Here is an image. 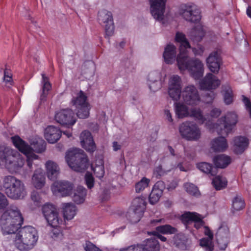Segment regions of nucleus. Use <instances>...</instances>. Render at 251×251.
I'll return each instance as SVG.
<instances>
[{"label": "nucleus", "mask_w": 251, "mask_h": 251, "mask_svg": "<svg viewBox=\"0 0 251 251\" xmlns=\"http://www.w3.org/2000/svg\"><path fill=\"white\" fill-rule=\"evenodd\" d=\"M150 183V179L145 177H143L135 185V189L136 193H140L148 188Z\"/></svg>", "instance_id": "a18cd8bd"}, {"label": "nucleus", "mask_w": 251, "mask_h": 251, "mask_svg": "<svg viewBox=\"0 0 251 251\" xmlns=\"http://www.w3.org/2000/svg\"><path fill=\"white\" fill-rule=\"evenodd\" d=\"M86 195V190L82 186H78L75 190L73 200L77 204H80L84 201Z\"/></svg>", "instance_id": "c9c22d12"}, {"label": "nucleus", "mask_w": 251, "mask_h": 251, "mask_svg": "<svg viewBox=\"0 0 251 251\" xmlns=\"http://www.w3.org/2000/svg\"><path fill=\"white\" fill-rule=\"evenodd\" d=\"M181 80L180 77L177 75H173L169 80L168 93L170 97L174 100L177 101L181 96Z\"/></svg>", "instance_id": "f3484780"}, {"label": "nucleus", "mask_w": 251, "mask_h": 251, "mask_svg": "<svg viewBox=\"0 0 251 251\" xmlns=\"http://www.w3.org/2000/svg\"><path fill=\"white\" fill-rule=\"evenodd\" d=\"M175 112L176 116L178 118L182 119L189 117L190 109L184 103L176 102L175 103Z\"/></svg>", "instance_id": "473e14b6"}, {"label": "nucleus", "mask_w": 251, "mask_h": 251, "mask_svg": "<svg viewBox=\"0 0 251 251\" xmlns=\"http://www.w3.org/2000/svg\"><path fill=\"white\" fill-rule=\"evenodd\" d=\"M2 186L7 196L13 200L24 198L25 195V188L24 183L13 176H4Z\"/></svg>", "instance_id": "39448f33"}, {"label": "nucleus", "mask_w": 251, "mask_h": 251, "mask_svg": "<svg viewBox=\"0 0 251 251\" xmlns=\"http://www.w3.org/2000/svg\"><path fill=\"white\" fill-rule=\"evenodd\" d=\"M243 102L246 106V109L248 111V112L250 113V116L251 117V102L249 100L248 98L245 96H243Z\"/></svg>", "instance_id": "0e129e2a"}, {"label": "nucleus", "mask_w": 251, "mask_h": 251, "mask_svg": "<svg viewBox=\"0 0 251 251\" xmlns=\"http://www.w3.org/2000/svg\"><path fill=\"white\" fill-rule=\"evenodd\" d=\"M221 59L217 51L211 53L206 59L207 64L211 72L218 73L220 67Z\"/></svg>", "instance_id": "4be33fe9"}, {"label": "nucleus", "mask_w": 251, "mask_h": 251, "mask_svg": "<svg viewBox=\"0 0 251 251\" xmlns=\"http://www.w3.org/2000/svg\"><path fill=\"white\" fill-rule=\"evenodd\" d=\"M143 251H159L158 241L155 238L147 239L145 245H142Z\"/></svg>", "instance_id": "f704fd0d"}, {"label": "nucleus", "mask_w": 251, "mask_h": 251, "mask_svg": "<svg viewBox=\"0 0 251 251\" xmlns=\"http://www.w3.org/2000/svg\"><path fill=\"white\" fill-rule=\"evenodd\" d=\"M189 117L193 118L201 124H202L206 121V118L200 108L193 107L190 108Z\"/></svg>", "instance_id": "72a5a7b5"}, {"label": "nucleus", "mask_w": 251, "mask_h": 251, "mask_svg": "<svg viewBox=\"0 0 251 251\" xmlns=\"http://www.w3.org/2000/svg\"><path fill=\"white\" fill-rule=\"evenodd\" d=\"M38 239L36 229L30 226L22 228L15 235L13 241L16 247L21 251L30 250L36 244Z\"/></svg>", "instance_id": "7ed1b4c3"}, {"label": "nucleus", "mask_w": 251, "mask_h": 251, "mask_svg": "<svg viewBox=\"0 0 251 251\" xmlns=\"http://www.w3.org/2000/svg\"><path fill=\"white\" fill-rule=\"evenodd\" d=\"M119 251H143L142 245H133L126 248H122Z\"/></svg>", "instance_id": "13d9d810"}, {"label": "nucleus", "mask_w": 251, "mask_h": 251, "mask_svg": "<svg viewBox=\"0 0 251 251\" xmlns=\"http://www.w3.org/2000/svg\"><path fill=\"white\" fill-rule=\"evenodd\" d=\"M164 115L166 117V120L169 122L173 123V119L172 118V114L171 113V112L169 109H165L164 110Z\"/></svg>", "instance_id": "774afa93"}, {"label": "nucleus", "mask_w": 251, "mask_h": 251, "mask_svg": "<svg viewBox=\"0 0 251 251\" xmlns=\"http://www.w3.org/2000/svg\"><path fill=\"white\" fill-rule=\"evenodd\" d=\"M55 120L60 124L66 126H73L76 122L74 112L70 109H62L56 112Z\"/></svg>", "instance_id": "2eb2a0df"}, {"label": "nucleus", "mask_w": 251, "mask_h": 251, "mask_svg": "<svg viewBox=\"0 0 251 251\" xmlns=\"http://www.w3.org/2000/svg\"><path fill=\"white\" fill-rule=\"evenodd\" d=\"M65 158L70 167L75 171L82 172L88 167V159L82 150H70L66 152Z\"/></svg>", "instance_id": "423d86ee"}, {"label": "nucleus", "mask_w": 251, "mask_h": 251, "mask_svg": "<svg viewBox=\"0 0 251 251\" xmlns=\"http://www.w3.org/2000/svg\"><path fill=\"white\" fill-rule=\"evenodd\" d=\"M181 220L185 225L201 220V215L195 212H186L181 216Z\"/></svg>", "instance_id": "ea45409f"}, {"label": "nucleus", "mask_w": 251, "mask_h": 251, "mask_svg": "<svg viewBox=\"0 0 251 251\" xmlns=\"http://www.w3.org/2000/svg\"><path fill=\"white\" fill-rule=\"evenodd\" d=\"M213 161L217 168H224L230 163L231 159L227 155L220 154L215 156Z\"/></svg>", "instance_id": "7c9ffc66"}, {"label": "nucleus", "mask_w": 251, "mask_h": 251, "mask_svg": "<svg viewBox=\"0 0 251 251\" xmlns=\"http://www.w3.org/2000/svg\"><path fill=\"white\" fill-rule=\"evenodd\" d=\"M245 202L240 196H236L232 201V208L235 211H239L243 209L245 207Z\"/></svg>", "instance_id": "8fccbe9b"}, {"label": "nucleus", "mask_w": 251, "mask_h": 251, "mask_svg": "<svg viewBox=\"0 0 251 251\" xmlns=\"http://www.w3.org/2000/svg\"><path fill=\"white\" fill-rule=\"evenodd\" d=\"M238 121V117L235 112H227L217 120L214 128L219 134L227 135L232 132Z\"/></svg>", "instance_id": "0eeeda50"}, {"label": "nucleus", "mask_w": 251, "mask_h": 251, "mask_svg": "<svg viewBox=\"0 0 251 251\" xmlns=\"http://www.w3.org/2000/svg\"><path fill=\"white\" fill-rule=\"evenodd\" d=\"M197 168L201 172L212 176H214L217 174V169L213 168L212 166L207 162H201L197 164Z\"/></svg>", "instance_id": "e433bc0d"}, {"label": "nucleus", "mask_w": 251, "mask_h": 251, "mask_svg": "<svg viewBox=\"0 0 251 251\" xmlns=\"http://www.w3.org/2000/svg\"><path fill=\"white\" fill-rule=\"evenodd\" d=\"M93 171L97 177H102L104 175V169L103 165H97L93 168Z\"/></svg>", "instance_id": "5fc2aeb1"}, {"label": "nucleus", "mask_w": 251, "mask_h": 251, "mask_svg": "<svg viewBox=\"0 0 251 251\" xmlns=\"http://www.w3.org/2000/svg\"><path fill=\"white\" fill-rule=\"evenodd\" d=\"M223 92L225 102L226 104H230L233 101L232 91L229 86H224L223 87Z\"/></svg>", "instance_id": "49530a36"}, {"label": "nucleus", "mask_w": 251, "mask_h": 251, "mask_svg": "<svg viewBox=\"0 0 251 251\" xmlns=\"http://www.w3.org/2000/svg\"><path fill=\"white\" fill-rule=\"evenodd\" d=\"M200 245L205 251H212L214 250L213 239L203 238L200 240Z\"/></svg>", "instance_id": "de8ad7c7"}, {"label": "nucleus", "mask_w": 251, "mask_h": 251, "mask_svg": "<svg viewBox=\"0 0 251 251\" xmlns=\"http://www.w3.org/2000/svg\"><path fill=\"white\" fill-rule=\"evenodd\" d=\"M51 189L54 195L65 197L72 193L73 185L67 181H57L53 183Z\"/></svg>", "instance_id": "a211bd4d"}, {"label": "nucleus", "mask_w": 251, "mask_h": 251, "mask_svg": "<svg viewBox=\"0 0 251 251\" xmlns=\"http://www.w3.org/2000/svg\"><path fill=\"white\" fill-rule=\"evenodd\" d=\"M5 153L3 163L6 168L11 173L18 172L24 165L25 160L18 152L9 148H4Z\"/></svg>", "instance_id": "6e6552de"}, {"label": "nucleus", "mask_w": 251, "mask_h": 251, "mask_svg": "<svg viewBox=\"0 0 251 251\" xmlns=\"http://www.w3.org/2000/svg\"><path fill=\"white\" fill-rule=\"evenodd\" d=\"M42 83L43 86L42 88L43 92L40 96V100L44 101L46 100V98L48 94V91L51 89V84L49 82V78L45 74H42Z\"/></svg>", "instance_id": "a19ab883"}, {"label": "nucleus", "mask_w": 251, "mask_h": 251, "mask_svg": "<svg viewBox=\"0 0 251 251\" xmlns=\"http://www.w3.org/2000/svg\"><path fill=\"white\" fill-rule=\"evenodd\" d=\"M176 48L173 45L169 44L165 48L163 53L165 62L167 64H172L176 58Z\"/></svg>", "instance_id": "c756f323"}, {"label": "nucleus", "mask_w": 251, "mask_h": 251, "mask_svg": "<svg viewBox=\"0 0 251 251\" xmlns=\"http://www.w3.org/2000/svg\"><path fill=\"white\" fill-rule=\"evenodd\" d=\"M229 228L226 226L220 227L216 234L217 241L220 250H225L229 242Z\"/></svg>", "instance_id": "aec40b11"}, {"label": "nucleus", "mask_w": 251, "mask_h": 251, "mask_svg": "<svg viewBox=\"0 0 251 251\" xmlns=\"http://www.w3.org/2000/svg\"><path fill=\"white\" fill-rule=\"evenodd\" d=\"M32 184L35 188L41 189L46 184V177L44 172L41 170H36L32 177Z\"/></svg>", "instance_id": "bb28decb"}, {"label": "nucleus", "mask_w": 251, "mask_h": 251, "mask_svg": "<svg viewBox=\"0 0 251 251\" xmlns=\"http://www.w3.org/2000/svg\"><path fill=\"white\" fill-rule=\"evenodd\" d=\"M31 199L35 203V205L38 206L41 202V199L38 192L34 191L31 193Z\"/></svg>", "instance_id": "680f3d73"}, {"label": "nucleus", "mask_w": 251, "mask_h": 251, "mask_svg": "<svg viewBox=\"0 0 251 251\" xmlns=\"http://www.w3.org/2000/svg\"><path fill=\"white\" fill-rule=\"evenodd\" d=\"M167 0H150V10L152 16L158 21L164 19Z\"/></svg>", "instance_id": "dca6fc26"}, {"label": "nucleus", "mask_w": 251, "mask_h": 251, "mask_svg": "<svg viewBox=\"0 0 251 251\" xmlns=\"http://www.w3.org/2000/svg\"><path fill=\"white\" fill-rule=\"evenodd\" d=\"M157 231L163 234H171L177 232V229L169 225L158 226L156 227Z\"/></svg>", "instance_id": "3c124183"}, {"label": "nucleus", "mask_w": 251, "mask_h": 251, "mask_svg": "<svg viewBox=\"0 0 251 251\" xmlns=\"http://www.w3.org/2000/svg\"><path fill=\"white\" fill-rule=\"evenodd\" d=\"M173 242L176 247L181 249L185 250L187 248V244L189 242V239L184 234L179 233L174 236Z\"/></svg>", "instance_id": "2f4dec72"}, {"label": "nucleus", "mask_w": 251, "mask_h": 251, "mask_svg": "<svg viewBox=\"0 0 251 251\" xmlns=\"http://www.w3.org/2000/svg\"><path fill=\"white\" fill-rule=\"evenodd\" d=\"M211 148L215 152H224L228 147L227 140L221 136L215 138L211 141Z\"/></svg>", "instance_id": "393cba45"}, {"label": "nucleus", "mask_w": 251, "mask_h": 251, "mask_svg": "<svg viewBox=\"0 0 251 251\" xmlns=\"http://www.w3.org/2000/svg\"><path fill=\"white\" fill-rule=\"evenodd\" d=\"M215 97V94L212 92H210L209 93H207L205 95V100L206 103H210L212 101L213 99Z\"/></svg>", "instance_id": "338daca9"}, {"label": "nucleus", "mask_w": 251, "mask_h": 251, "mask_svg": "<svg viewBox=\"0 0 251 251\" xmlns=\"http://www.w3.org/2000/svg\"><path fill=\"white\" fill-rule=\"evenodd\" d=\"M162 194V191L158 188H153L149 196V201L152 204L157 202Z\"/></svg>", "instance_id": "09e8293b"}, {"label": "nucleus", "mask_w": 251, "mask_h": 251, "mask_svg": "<svg viewBox=\"0 0 251 251\" xmlns=\"http://www.w3.org/2000/svg\"><path fill=\"white\" fill-rule=\"evenodd\" d=\"M165 168L168 169L169 167L165 165L163 166V167L162 166H159L155 168V172H156L158 175L162 176L165 172H168L165 170Z\"/></svg>", "instance_id": "69168bd1"}, {"label": "nucleus", "mask_w": 251, "mask_h": 251, "mask_svg": "<svg viewBox=\"0 0 251 251\" xmlns=\"http://www.w3.org/2000/svg\"><path fill=\"white\" fill-rule=\"evenodd\" d=\"M220 85V80L215 75L211 73L206 74L200 82V87L201 90H211L216 89Z\"/></svg>", "instance_id": "6ab92c4d"}, {"label": "nucleus", "mask_w": 251, "mask_h": 251, "mask_svg": "<svg viewBox=\"0 0 251 251\" xmlns=\"http://www.w3.org/2000/svg\"><path fill=\"white\" fill-rule=\"evenodd\" d=\"M145 207V199L144 198L137 197L133 200L130 208L144 212Z\"/></svg>", "instance_id": "79ce46f5"}, {"label": "nucleus", "mask_w": 251, "mask_h": 251, "mask_svg": "<svg viewBox=\"0 0 251 251\" xmlns=\"http://www.w3.org/2000/svg\"><path fill=\"white\" fill-rule=\"evenodd\" d=\"M75 206L71 203H64L62 204V212L65 220L73 219L76 214Z\"/></svg>", "instance_id": "c85d7f7f"}, {"label": "nucleus", "mask_w": 251, "mask_h": 251, "mask_svg": "<svg viewBox=\"0 0 251 251\" xmlns=\"http://www.w3.org/2000/svg\"><path fill=\"white\" fill-rule=\"evenodd\" d=\"M184 101L188 105H197L201 101V98L197 88L193 85L185 86L181 92Z\"/></svg>", "instance_id": "ddd939ff"}, {"label": "nucleus", "mask_w": 251, "mask_h": 251, "mask_svg": "<svg viewBox=\"0 0 251 251\" xmlns=\"http://www.w3.org/2000/svg\"><path fill=\"white\" fill-rule=\"evenodd\" d=\"M249 145V139L242 136L235 137L233 139V150L236 154L242 153Z\"/></svg>", "instance_id": "b1692460"}, {"label": "nucleus", "mask_w": 251, "mask_h": 251, "mask_svg": "<svg viewBox=\"0 0 251 251\" xmlns=\"http://www.w3.org/2000/svg\"><path fill=\"white\" fill-rule=\"evenodd\" d=\"M11 140L15 147L26 156L27 165L30 168L32 166V161L38 158V156L35 154L33 151L41 153L44 151L46 149V143L41 138L36 139L35 141H33L31 143L32 148L19 136L12 137Z\"/></svg>", "instance_id": "f03ea898"}, {"label": "nucleus", "mask_w": 251, "mask_h": 251, "mask_svg": "<svg viewBox=\"0 0 251 251\" xmlns=\"http://www.w3.org/2000/svg\"><path fill=\"white\" fill-rule=\"evenodd\" d=\"M178 168L180 171H183V172H187V169H186L183 165L182 163H179L177 166H176L175 164H171V165L169 167V168H165V170H166L168 171H171L172 170H174L176 168Z\"/></svg>", "instance_id": "052dcab7"}, {"label": "nucleus", "mask_w": 251, "mask_h": 251, "mask_svg": "<svg viewBox=\"0 0 251 251\" xmlns=\"http://www.w3.org/2000/svg\"><path fill=\"white\" fill-rule=\"evenodd\" d=\"M8 205L6 197L0 192V209L3 208Z\"/></svg>", "instance_id": "e2e57ef3"}, {"label": "nucleus", "mask_w": 251, "mask_h": 251, "mask_svg": "<svg viewBox=\"0 0 251 251\" xmlns=\"http://www.w3.org/2000/svg\"><path fill=\"white\" fill-rule=\"evenodd\" d=\"M98 20L99 23L104 28L105 37L109 38L113 36L114 33V25L112 13L106 10H102L98 13Z\"/></svg>", "instance_id": "9b49d317"}, {"label": "nucleus", "mask_w": 251, "mask_h": 251, "mask_svg": "<svg viewBox=\"0 0 251 251\" xmlns=\"http://www.w3.org/2000/svg\"><path fill=\"white\" fill-rule=\"evenodd\" d=\"M184 188L187 193L193 196H198L200 192L198 187L191 183H186L184 184Z\"/></svg>", "instance_id": "864d4df0"}, {"label": "nucleus", "mask_w": 251, "mask_h": 251, "mask_svg": "<svg viewBox=\"0 0 251 251\" xmlns=\"http://www.w3.org/2000/svg\"><path fill=\"white\" fill-rule=\"evenodd\" d=\"M24 218L20 210L11 205L1 215L0 225L4 234L15 233L23 223Z\"/></svg>", "instance_id": "f257e3e1"}, {"label": "nucleus", "mask_w": 251, "mask_h": 251, "mask_svg": "<svg viewBox=\"0 0 251 251\" xmlns=\"http://www.w3.org/2000/svg\"><path fill=\"white\" fill-rule=\"evenodd\" d=\"M144 212L136 210L130 208L126 214L127 218L133 224L138 222L143 215Z\"/></svg>", "instance_id": "58836bf2"}, {"label": "nucleus", "mask_w": 251, "mask_h": 251, "mask_svg": "<svg viewBox=\"0 0 251 251\" xmlns=\"http://www.w3.org/2000/svg\"><path fill=\"white\" fill-rule=\"evenodd\" d=\"M176 60L178 68L180 70H187L195 79L203 75V64L199 59H190L187 53H179Z\"/></svg>", "instance_id": "20e7f679"}, {"label": "nucleus", "mask_w": 251, "mask_h": 251, "mask_svg": "<svg viewBox=\"0 0 251 251\" xmlns=\"http://www.w3.org/2000/svg\"><path fill=\"white\" fill-rule=\"evenodd\" d=\"M176 40L180 43L179 53H187L185 50L190 48V45L185 35L181 33H177L176 35Z\"/></svg>", "instance_id": "4c0bfd02"}, {"label": "nucleus", "mask_w": 251, "mask_h": 251, "mask_svg": "<svg viewBox=\"0 0 251 251\" xmlns=\"http://www.w3.org/2000/svg\"><path fill=\"white\" fill-rule=\"evenodd\" d=\"M45 167L48 178L51 180L56 179L60 173L58 165L53 161L48 160L45 164Z\"/></svg>", "instance_id": "cd10ccee"}, {"label": "nucleus", "mask_w": 251, "mask_h": 251, "mask_svg": "<svg viewBox=\"0 0 251 251\" xmlns=\"http://www.w3.org/2000/svg\"><path fill=\"white\" fill-rule=\"evenodd\" d=\"M191 36L193 40L199 42L204 36V32L201 26H198L192 29Z\"/></svg>", "instance_id": "603ef678"}, {"label": "nucleus", "mask_w": 251, "mask_h": 251, "mask_svg": "<svg viewBox=\"0 0 251 251\" xmlns=\"http://www.w3.org/2000/svg\"><path fill=\"white\" fill-rule=\"evenodd\" d=\"M61 136V131L56 127L49 126L45 130V137L50 143L53 144L57 142Z\"/></svg>", "instance_id": "a878e982"}, {"label": "nucleus", "mask_w": 251, "mask_h": 251, "mask_svg": "<svg viewBox=\"0 0 251 251\" xmlns=\"http://www.w3.org/2000/svg\"><path fill=\"white\" fill-rule=\"evenodd\" d=\"M181 135L187 140L197 141L201 136L200 129L195 124L191 123H182L179 127Z\"/></svg>", "instance_id": "f8f14e48"}, {"label": "nucleus", "mask_w": 251, "mask_h": 251, "mask_svg": "<svg viewBox=\"0 0 251 251\" xmlns=\"http://www.w3.org/2000/svg\"><path fill=\"white\" fill-rule=\"evenodd\" d=\"M43 214L49 225L53 227H58L62 222L56 206L52 204L46 203L42 207Z\"/></svg>", "instance_id": "9d476101"}, {"label": "nucleus", "mask_w": 251, "mask_h": 251, "mask_svg": "<svg viewBox=\"0 0 251 251\" xmlns=\"http://www.w3.org/2000/svg\"><path fill=\"white\" fill-rule=\"evenodd\" d=\"M83 247L85 251H102L90 241H86Z\"/></svg>", "instance_id": "4d7b16f0"}, {"label": "nucleus", "mask_w": 251, "mask_h": 251, "mask_svg": "<svg viewBox=\"0 0 251 251\" xmlns=\"http://www.w3.org/2000/svg\"><path fill=\"white\" fill-rule=\"evenodd\" d=\"M85 181L87 187L89 189H91L94 186V178L92 174L89 173H87L85 176Z\"/></svg>", "instance_id": "6e6d98bb"}, {"label": "nucleus", "mask_w": 251, "mask_h": 251, "mask_svg": "<svg viewBox=\"0 0 251 251\" xmlns=\"http://www.w3.org/2000/svg\"><path fill=\"white\" fill-rule=\"evenodd\" d=\"M3 80L6 85H7L8 87H9V85H12V75L7 70L4 71Z\"/></svg>", "instance_id": "bf43d9fd"}, {"label": "nucleus", "mask_w": 251, "mask_h": 251, "mask_svg": "<svg viewBox=\"0 0 251 251\" xmlns=\"http://www.w3.org/2000/svg\"><path fill=\"white\" fill-rule=\"evenodd\" d=\"M148 84L150 89L156 92L161 87V75L157 71H153L149 73L148 77Z\"/></svg>", "instance_id": "5701e85b"}, {"label": "nucleus", "mask_w": 251, "mask_h": 251, "mask_svg": "<svg viewBox=\"0 0 251 251\" xmlns=\"http://www.w3.org/2000/svg\"><path fill=\"white\" fill-rule=\"evenodd\" d=\"M71 102L76 108L78 118L85 119L89 117L90 105L87 101V96L82 91L72 98Z\"/></svg>", "instance_id": "1a4fd4ad"}, {"label": "nucleus", "mask_w": 251, "mask_h": 251, "mask_svg": "<svg viewBox=\"0 0 251 251\" xmlns=\"http://www.w3.org/2000/svg\"><path fill=\"white\" fill-rule=\"evenodd\" d=\"M179 13L184 19L192 23L197 22L201 18L200 11L194 5H185L182 6Z\"/></svg>", "instance_id": "4468645a"}, {"label": "nucleus", "mask_w": 251, "mask_h": 251, "mask_svg": "<svg viewBox=\"0 0 251 251\" xmlns=\"http://www.w3.org/2000/svg\"><path fill=\"white\" fill-rule=\"evenodd\" d=\"M94 74V65L92 63H86L82 67L81 75L85 78L90 79Z\"/></svg>", "instance_id": "c03bdc74"}, {"label": "nucleus", "mask_w": 251, "mask_h": 251, "mask_svg": "<svg viewBox=\"0 0 251 251\" xmlns=\"http://www.w3.org/2000/svg\"><path fill=\"white\" fill-rule=\"evenodd\" d=\"M81 146L87 151L94 152L96 150V146L94 142L91 133L87 130L81 132L80 135Z\"/></svg>", "instance_id": "412c9836"}, {"label": "nucleus", "mask_w": 251, "mask_h": 251, "mask_svg": "<svg viewBox=\"0 0 251 251\" xmlns=\"http://www.w3.org/2000/svg\"><path fill=\"white\" fill-rule=\"evenodd\" d=\"M226 179L222 176H216L212 181V184L217 190H220L226 188L227 186Z\"/></svg>", "instance_id": "37998d69"}]
</instances>
